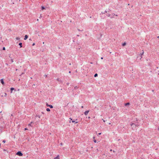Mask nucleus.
<instances>
[{
  "instance_id": "nucleus-1",
  "label": "nucleus",
  "mask_w": 159,
  "mask_h": 159,
  "mask_svg": "<svg viewBox=\"0 0 159 159\" xmlns=\"http://www.w3.org/2000/svg\"><path fill=\"white\" fill-rule=\"evenodd\" d=\"M131 126L133 130H134L135 129V127L136 126H138L139 125L137 124V125H135V124L134 123H132L131 124Z\"/></svg>"
},
{
  "instance_id": "nucleus-2",
  "label": "nucleus",
  "mask_w": 159,
  "mask_h": 159,
  "mask_svg": "<svg viewBox=\"0 0 159 159\" xmlns=\"http://www.w3.org/2000/svg\"><path fill=\"white\" fill-rule=\"evenodd\" d=\"M16 154L20 156H22L23 155V154L20 151L18 152Z\"/></svg>"
},
{
  "instance_id": "nucleus-3",
  "label": "nucleus",
  "mask_w": 159,
  "mask_h": 159,
  "mask_svg": "<svg viewBox=\"0 0 159 159\" xmlns=\"http://www.w3.org/2000/svg\"><path fill=\"white\" fill-rule=\"evenodd\" d=\"M70 120H72V122L73 123L75 122V123H78V122L77 121V120H72V119L70 118Z\"/></svg>"
},
{
  "instance_id": "nucleus-4",
  "label": "nucleus",
  "mask_w": 159,
  "mask_h": 159,
  "mask_svg": "<svg viewBox=\"0 0 159 159\" xmlns=\"http://www.w3.org/2000/svg\"><path fill=\"white\" fill-rule=\"evenodd\" d=\"M142 51H143L142 52V53H140L139 55L141 56V58H140V60L142 58V56L143 55V54L144 53V52H143V50Z\"/></svg>"
},
{
  "instance_id": "nucleus-5",
  "label": "nucleus",
  "mask_w": 159,
  "mask_h": 159,
  "mask_svg": "<svg viewBox=\"0 0 159 159\" xmlns=\"http://www.w3.org/2000/svg\"><path fill=\"white\" fill-rule=\"evenodd\" d=\"M89 111H86L84 112V114L85 115H87V114H88V113H89Z\"/></svg>"
},
{
  "instance_id": "nucleus-6",
  "label": "nucleus",
  "mask_w": 159,
  "mask_h": 159,
  "mask_svg": "<svg viewBox=\"0 0 159 159\" xmlns=\"http://www.w3.org/2000/svg\"><path fill=\"white\" fill-rule=\"evenodd\" d=\"M28 38V36L27 35H25V38H24V39L25 40H26V39H27Z\"/></svg>"
},
{
  "instance_id": "nucleus-7",
  "label": "nucleus",
  "mask_w": 159,
  "mask_h": 159,
  "mask_svg": "<svg viewBox=\"0 0 159 159\" xmlns=\"http://www.w3.org/2000/svg\"><path fill=\"white\" fill-rule=\"evenodd\" d=\"M0 81H1V83L3 84H4V81H3V79H1L0 80Z\"/></svg>"
},
{
  "instance_id": "nucleus-8",
  "label": "nucleus",
  "mask_w": 159,
  "mask_h": 159,
  "mask_svg": "<svg viewBox=\"0 0 159 159\" xmlns=\"http://www.w3.org/2000/svg\"><path fill=\"white\" fill-rule=\"evenodd\" d=\"M115 14H114V13H112V16H110V18H113V16H115Z\"/></svg>"
},
{
  "instance_id": "nucleus-9",
  "label": "nucleus",
  "mask_w": 159,
  "mask_h": 159,
  "mask_svg": "<svg viewBox=\"0 0 159 159\" xmlns=\"http://www.w3.org/2000/svg\"><path fill=\"white\" fill-rule=\"evenodd\" d=\"M22 43H20L19 44V45L20 46V48H21L22 47Z\"/></svg>"
},
{
  "instance_id": "nucleus-10",
  "label": "nucleus",
  "mask_w": 159,
  "mask_h": 159,
  "mask_svg": "<svg viewBox=\"0 0 159 159\" xmlns=\"http://www.w3.org/2000/svg\"><path fill=\"white\" fill-rule=\"evenodd\" d=\"M108 11L107 10H105V12H102L101 13L102 14H104L105 13H107Z\"/></svg>"
},
{
  "instance_id": "nucleus-11",
  "label": "nucleus",
  "mask_w": 159,
  "mask_h": 159,
  "mask_svg": "<svg viewBox=\"0 0 159 159\" xmlns=\"http://www.w3.org/2000/svg\"><path fill=\"white\" fill-rule=\"evenodd\" d=\"M55 159H59V156L57 155L56 157L54 158Z\"/></svg>"
},
{
  "instance_id": "nucleus-12",
  "label": "nucleus",
  "mask_w": 159,
  "mask_h": 159,
  "mask_svg": "<svg viewBox=\"0 0 159 159\" xmlns=\"http://www.w3.org/2000/svg\"><path fill=\"white\" fill-rule=\"evenodd\" d=\"M129 104H129V102H128V103H125V106H127V105H129Z\"/></svg>"
},
{
  "instance_id": "nucleus-13",
  "label": "nucleus",
  "mask_w": 159,
  "mask_h": 159,
  "mask_svg": "<svg viewBox=\"0 0 159 159\" xmlns=\"http://www.w3.org/2000/svg\"><path fill=\"white\" fill-rule=\"evenodd\" d=\"M49 107L50 108H52L53 107V106L52 105H49Z\"/></svg>"
},
{
  "instance_id": "nucleus-14",
  "label": "nucleus",
  "mask_w": 159,
  "mask_h": 159,
  "mask_svg": "<svg viewBox=\"0 0 159 159\" xmlns=\"http://www.w3.org/2000/svg\"><path fill=\"white\" fill-rule=\"evenodd\" d=\"M126 44V43H123L122 44V46H125Z\"/></svg>"
},
{
  "instance_id": "nucleus-15",
  "label": "nucleus",
  "mask_w": 159,
  "mask_h": 159,
  "mask_svg": "<svg viewBox=\"0 0 159 159\" xmlns=\"http://www.w3.org/2000/svg\"><path fill=\"white\" fill-rule=\"evenodd\" d=\"M41 8L42 10H43V9H45V7L43 6L41 7Z\"/></svg>"
},
{
  "instance_id": "nucleus-16",
  "label": "nucleus",
  "mask_w": 159,
  "mask_h": 159,
  "mask_svg": "<svg viewBox=\"0 0 159 159\" xmlns=\"http://www.w3.org/2000/svg\"><path fill=\"white\" fill-rule=\"evenodd\" d=\"M46 110L48 111H50V109L48 108H47L46 109Z\"/></svg>"
},
{
  "instance_id": "nucleus-17",
  "label": "nucleus",
  "mask_w": 159,
  "mask_h": 159,
  "mask_svg": "<svg viewBox=\"0 0 159 159\" xmlns=\"http://www.w3.org/2000/svg\"><path fill=\"white\" fill-rule=\"evenodd\" d=\"M107 16L108 17H110L111 15L110 14L107 13Z\"/></svg>"
},
{
  "instance_id": "nucleus-18",
  "label": "nucleus",
  "mask_w": 159,
  "mask_h": 159,
  "mask_svg": "<svg viewBox=\"0 0 159 159\" xmlns=\"http://www.w3.org/2000/svg\"><path fill=\"white\" fill-rule=\"evenodd\" d=\"M98 74L96 73L94 75V77H96L98 76Z\"/></svg>"
},
{
  "instance_id": "nucleus-19",
  "label": "nucleus",
  "mask_w": 159,
  "mask_h": 159,
  "mask_svg": "<svg viewBox=\"0 0 159 159\" xmlns=\"http://www.w3.org/2000/svg\"><path fill=\"white\" fill-rule=\"evenodd\" d=\"M16 39L17 40H19L20 39V38L19 37H17L16 38Z\"/></svg>"
},
{
  "instance_id": "nucleus-20",
  "label": "nucleus",
  "mask_w": 159,
  "mask_h": 159,
  "mask_svg": "<svg viewBox=\"0 0 159 159\" xmlns=\"http://www.w3.org/2000/svg\"><path fill=\"white\" fill-rule=\"evenodd\" d=\"M78 88V87L77 86H76L74 87V89H77Z\"/></svg>"
},
{
  "instance_id": "nucleus-21",
  "label": "nucleus",
  "mask_w": 159,
  "mask_h": 159,
  "mask_svg": "<svg viewBox=\"0 0 159 159\" xmlns=\"http://www.w3.org/2000/svg\"><path fill=\"white\" fill-rule=\"evenodd\" d=\"M32 123H33V122H30V124L28 125H29V126H31V124H32Z\"/></svg>"
},
{
  "instance_id": "nucleus-22",
  "label": "nucleus",
  "mask_w": 159,
  "mask_h": 159,
  "mask_svg": "<svg viewBox=\"0 0 159 159\" xmlns=\"http://www.w3.org/2000/svg\"><path fill=\"white\" fill-rule=\"evenodd\" d=\"M11 91H12L13 90H14V88H11Z\"/></svg>"
},
{
  "instance_id": "nucleus-23",
  "label": "nucleus",
  "mask_w": 159,
  "mask_h": 159,
  "mask_svg": "<svg viewBox=\"0 0 159 159\" xmlns=\"http://www.w3.org/2000/svg\"><path fill=\"white\" fill-rule=\"evenodd\" d=\"M49 105L48 103H46V106L48 107H49Z\"/></svg>"
},
{
  "instance_id": "nucleus-24",
  "label": "nucleus",
  "mask_w": 159,
  "mask_h": 159,
  "mask_svg": "<svg viewBox=\"0 0 159 159\" xmlns=\"http://www.w3.org/2000/svg\"><path fill=\"white\" fill-rule=\"evenodd\" d=\"M2 142L3 143H5V142H6V141L5 140H3V141H2Z\"/></svg>"
},
{
  "instance_id": "nucleus-25",
  "label": "nucleus",
  "mask_w": 159,
  "mask_h": 159,
  "mask_svg": "<svg viewBox=\"0 0 159 159\" xmlns=\"http://www.w3.org/2000/svg\"><path fill=\"white\" fill-rule=\"evenodd\" d=\"M93 141L95 143L96 142V140L95 139Z\"/></svg>"
},
{
  "instance_id": "nucleus-26",
  "label": "nucleus",
  "mask_w": 159,
  "mask_h": 159,
  "mask_svg": "<svg viewBox=\"0 0 159 159\" xmlns=\"http://www.w3.org/2000/svg\"><path fill=\"white\" fill-rule=\"evenodd\" d=\"M3 50H5V47H3Z\"/></svg>"
},
{
  "instance_id": "nucleus-27",
  "label": "nucleus",
  "mask_w": 159,
  "mask_h": 159,
  "mask_svg": "<svg viewBox=\"0 0 159 159\" xmlns=\"http://www.w3.org/2000/svg\"><path fill=\"white\" fill-rule=\"evenodd\" d=\"M11 62H13V61L12 59H11Z\"/></svg>"
},
{
  "instance_id": "nucleus-28",
  "label": "nucleus",
  "mask_w": 159,
  "mask_h": 159,
  "mask_svg": "<svg viewBox=\"0 0 159 159\" xmlns=\"http://www.w3.org/2000/svg\"><path fill=\"white\" fill-rule=\"evenodd\" d=\"M35 44V43H33L32 44L33 46H34Z\"/></svg>"
},
{
  "instance_id": "nucleus-29",
  "label": "nucleus",
  "mask_w": 159,
  "mask_h": 159,
  "mask_svg": "<svg viewBox=\"0 0 159 159\" xmlns=\"http://www.w3.org/2000/svg\"><path fill=\"white\" fill-rule=\"evenodd\" d=\"M38 116L39 118H40V116Z\"/></svg>"
},
{
  "instance_id": "nucleus-30",
  "label": "nucleus",
  "mask_w": 159,
  "mask_h": 159,
  "mask_svg": "<svg viewBox=\"0 0 159 159\" xmlns=\"http://www.w3.org/2000/svg\"><path fill=\"white\" fill-rule=\"evenodd\" d=\"M102 120H103V122H105L106 121H105V120H103V119H102Z\"/></svg>"
},
{
  "instance_id": "nucleus-31",
  "label": "nucleus",
  "mask_w": 159,
  "mask_h": 159,
  "mask_svg": "<svg viewBox=\"0 0 159 159\" xmlns=\"http://www.w3.org/2000/svg\"><path fill=\"white\" fill-rule=\"evenodd\" d=\"M44 76H45V77H47V75H44Z\"/></svg>"
},
{
  "instance_id": "nucleus-32",
  "label": "nucleus",
  "mask_w": 159,
  "mask_h": 159,
  "mask_svg": "<svg viewBox=\"0 0 159 159\" xmlns=\"http://www.w3.org/2000/svg\"><path fill=\"white\" fill-rule=\"evenodd\" d=\"M101 134V133H99L98 134L99 135H100Z\"/></svg>"
},
{
  "instance_id": "nucleus-33",
  "label": "nucleus",
  "mask_w": 159,
  "mask_h": 159,
  "mask_svg": "<svg viewBox=\"0 0 159 159\" xmlns=\"http://www.w3.org/2000/svg\"><path fill=\"white\" fill-rule=\"evenodd\" d=\"M25 130H27V129L26 128H25Z\"/></svg>"
},
{
  "instance_id": "nucleus-34",
  "label": "nucleus",
  "mask_w": 159,
  "mask_h": 159,
  "mask_svg": "<svg viewBox=\"0 0 159 159\" xmlns=\"http://www.w3.org/2000/svg\"><path fill=\"white\" fill-rule=\"evenodd\" d=\"M69 84V83H67V85H68Z\"/></svg>"
},
{
  "instance_id": "nucleus-35",
  "label": "nucleus",
  "mask_w": 159,
  "mask_h": 159,
  "mask_svg": "<svg viewBox=\"0 0 159 159\" xmlns=\"http://www.w3.org/2000/svg\"><path fill=\"white\" fill-rule=\"evenodd\" d=\"M78 30L79 31H80V30L79 29H78Z\"/></svg>"
},
{
  "instance_id": "nucleus-36",
  "label": "nucleus",
  "mask_w": 159,
  "mask_h": 159,
  "mask_svg": "<svg viewBox=\"0 0 159 159\" xmlns=\"http://www.w3.org/2000/svg\"><path fill=\"white\" fill-rule=\"evenodd\" d=\"M103 59V58L102 57L101 58V59Z\"/></svg>"
},
{
  "instance_id": "nucleus-37",
  "label": "nucleus",
  "mask_w": 159,
  "mask_h": 159,
  "mask_svg": "<svg viewBox=\"0 0 159 159\" xmlns=\"http://www.w3.org/2000/svg\"><path fill=\"white\" fill-rule=\"evenodd\" d=\"M81 108H83V106H81Z\"/></svg>"
},
{
  "instance_id": "nucleus-38",
  "label": "nucleus",
  "mask_w": 159,
  "mask_h": 159,
  "mask_svg": "<svg viewBox=\"0 0 159 159\" xmlns=\"http://www.w3.org/2000/svg\"><path fill=\"white\" fill-rule=\"evenodd\" d=\"M115 16H118V15H115Z\"/></svg>"
},
{
  "instance_id": "nucleus-39",
  "label": "nucleus",
  "mask_w": 159,
  "mask_h": 159,
  "mask_svg": "<svg viewBox=\"0 0 159 159\" xmlns=\"http://www.w3.org/2000/svg\"><path fill=\"white\" fill-rule=\"evenodd\" d=\"M57 80L58 81H59V79H57Z\"/></svg>"
},
{
  "instance_id": "nucleus-40",
  "label": "nucleus",
  "mask_w": 159,
  "mask_h": 159,
  "mask_svg": "<svg viewBox=\"0 0 159 159\" xmlns=\"http://www.w3.org/2000/svg\"><path fill=\"white\" fill-rule=\"evenodd\" d=\"M16 71L17 70V69H16Z\"/></svg>"
},
{
  "instance_id": "nucleus-41",
  "label": "nucleus",
  "mask_w": 159,
  "mask_h": 159,
  "mask_svg": "<svg viewBox=\"0 0 159 159\" xmlns=\"http://www.w3.org/2000/svg\"><path fill=\"white\" fill-rule=\"evenodd\" d=\"M112 151V149H111V150H110V151Z\"/></svg>"
},
{
  "instance_id": "nucleus-42",
  "label": "nucleus",
  "mask_w": 159,
  "mask_h": 159,
  "mask_svg": "<svg viewBox=\"0 0 159 159\" xmlns=\"http://www.w3.org/2000/svg\"><path fill=\"white\" fill-rule=\"evenodd\" d=\"M77 36H79V35H77Z\"/></svg>"
},
{
  "instance_id": "nucleus-43",
  "label": "nucleus",
  "mask_w": 159,
  "mask_h": 159,
  "mask_svg": "<svg viewBox=\"0 0 159 159\" xmlns=\"http://www.w3.org/2000/svg\"><path fill=\"white\" fill-rule=\"evenodd\" d=\"M93 139H95V137H93Z\"/></svg>"
},
{
  "instance_id": "nucleus-44",
  "label": "nucleus",
  "mask_w": 159,
  "mask_h": 159,
  "mask_svg": "<svg viewBox=\"0 0 159 159\" xmlns=\"http://www.w3.org/2000/svg\"><path fill=\"white\" fill-rule=\"evenodd\" d=\"M113 152H115V151L113 150Z\"/></svg>"
},
{
  "instance_id": "nucleus-45",
  "label": "nucleus",
  "mask_w": 159,
  "mask_h": 159,
  "mask_svg": "<svg viewBox=\"0 0 159 159\" xmlns=\"http://www.w3.org/2000/svg\"><path fill=\"white\" fill-rule=\"evenodd\" d=\"M69 73H70V71L69 72Z\"/></svg>"
},
{
  "instance_id": "nucleus-46",
  "label": "nucleus",
  "mask_w": 159,
  "mask_h": 159,
  "mask_svg": "<svg viewBox=\"0 0 159 159\" xmlns=\"http://www.w3.org/2000/svg\"><path fill=\"white\" fill-rule=\"evenodd\" d=\"M37 20H38V21L39 20V19H37Z\"/></svg>"
},
{
  "instance_id": "nucleus-47",
  "label": "nucleus",
  "mask_w": 159,
  "mask_h": 159,
  "mask_svg": "<svg viewBox=\"0 0 159 159\" xmlns=\"http://www.w3.org/2000/svg\"><path fill=\"white\" fill-rule=\"evenodd\" d=\"M69 122H70H70H71L70 121Z\"/></svg>"
},
{
  "instance_id": "nucleus-48",
  "label": "nucleus",
  "mask_w": 159,
  "mask_h": 159,
  "mask_svg": "<svg viewBox=\"0 0 159 159\" xmlns=\"http://www.w3.org/2000/svg\"><path fill=\"white\" fill-rule=\"evenodd\" d=\"M111 124V123H109V124L110 125Z\"/></svg>"
},
{
  "instance_id": "nucleus-49",
  "label": "nucleus",
  "mask_w": 159,
  "mask_h": 159,
  "mask_svg": "<svg viewBox=\"0 0 159 159\" xmlns=\"http://www.w3.org/2000/svg\"><path fill=\"white\" fill-rule=\"evenodd\" d=\"M158 38H159V36L158 37Z\"/></svg>"
},
{
  "instance_id": "nucleus-50",
  "label": "nucleus",
  "mask_w": 159,
  "mask_h": 159,
  "mask_svg": "<svg viewBox=\"0 0 159 159\" xmlns=\"http://www.w3.org/2000/svg\"><path fill=\"white\" fill-rule=\"evenodd\" d=\"M90 118V117H89V118Z\"/></svg>"
},
{
  "instance_id": "nucleus-51",
  "label": "nucleus",
  "mask_w": 159,
  "mask_h": 159,
  "mask_svg": "<svg viewBox=\"0 0 159 159\" xmlns=\"http://www.w3.org/2000/svg\"><path fill=\"white\" fill-rule=\"evenodd\" d=\"M61 145H62V143H61Z\"/></svg>"
}]
</instances>
